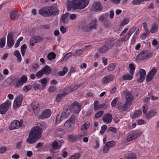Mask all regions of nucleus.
Masks as SVG:
<instances>
[{
  "label": "nucleus",
  "mask_w": 159,
  "mask_h": 159,
  "mask_svg": "<svg viewBox=\"0 0 159 159\" xmlns=\"http://www.w3.org/2000/svg\"><path fill=\"white\" fill-rule=\"evenodd\" d=\"M89 2V0H69L70 5H67V10L70 11L72 8L74 10L84 9L88 6Z\"/></svg>",
  "instance_id": "nucleus-1"
},
{
  "label": "nucleus",
  "mask_w": 159,
  "mask_h": 159,
  "mask_svg": "<svg viewBox=\"0 0 159 159\" xmlns=\"http://www.w3.org/2000/svg\"><path fill=\"white\" fill-rule=\"evenodd\" d=\"M53 9L54 7L49 6L45 7L39 10V14L45 17H49L53 15Z\"/></svg>",
  "instance_id": "nucleus-2"
},
{
  "label": "nucleus",
  "mask_w": 159,
  "mask_h": 159,
  "mask_svg": "<svg viewBox=\"0 0 159 159\" xmlns=\"http://www.w3.org/2000/svg\"><path fill=\"white\" fill-rule=\"evenodd\" d=\"M97 20L96 19L92 20L90 23L86 25H83L80 27L84 32H90L93 29H95L97 27Z\"/></svg>",
  "instance_id": "nucleus-3"
},
{
  "label": "nucleus",
  "mask_w": 159,
  "mask_h": 159,
  "mask_svg": "<svg viewBox=\"0 0 159 159\" xmlns=\"http://www.w3.org/2000/svg\"><path fill=\"white\" fill-rule=\"evenodd\" d=\"M42 133V128L39 126H36L31 129L29 134L38 139L41 137Z\"/></svg>",
  "instance_id": "nucleus-4"
},
{
  "label": "nucleus",
  "mask_w": 159,
  "mask_h": 159,
  "mask_svg": "<svg viewBox=\"0 0 159 159\" xmlns=\"http://www.w3.org/2000/svg\"><path fill=\"white\" fill-rule=\"evenodd\" d=\"M75 122V117L74 115H71L69 120H67L65 122L64 126L67 130L71 131L74 127Z\"/></svg>",
  "instance_id": "nucleus-5"
},
{
  "label": "nucleus",
  "mask_w": 159,
  "mask_h": 159,
  "mask_svg": "<svg viewBox=\"0 0 159 159\" xmlns=\"http://www.w3.org/2000/svg\"><path fill=\"white\" fill-rule=\"evenodd\" d=\"M70 113V110L69 109V107L67 106H65L63 109V112L61 113L60 116L61 119L59 121H58V119L59 116V115H58L57 118L56 123L58 124L62 120L67 118L69 116Z\"/></svg>",
  "instance_id": "nucleus-6"
},
{
  "label": "nucleus",
  "mask_w": 159,
  "mask_h": 159,
  "mask_svg": "<svg viewBox=\"0 0 159 159\" xmlns=\"http://www.w3.org/2000/svg\"><path fill=\"white\" fill-rule=\"evenodd\" d=\"M11 104V101L7 100L4 103L0 105V114H5L8 111Z\"/></svg>",
  "instance_id": "nucleus-7"
},
{
  "label": "nucleus",
  "mask_w": 159,
  "mask_h": 159,
  "mask_svg": "<svg viewBox=\"0 0 159 159\" xmlns=\"http://www.w3.org/2000/svg\"><path fill=\"white\" fill-rule=\"evenodd\" d=\"M70 108L75 113L77 114L81 109V104L77 101H75L71 104Z\"/></svg>",
  "instance_id": "nucleus-8"
},
{
  "label": "nucleus",
  "mask_w": 159,
  "mask_h": 159,
  "mask_svg": "<svg viewBox=\"0 0 159 159\" xmlns=\"http://www.w3.org/2000/svg\"><path fill=\"white\" fill-rule=\"evenodd\" d=\"M150 57L148 52L146 50L142 51L137 55V59L139 60H145Z\"/></svg>",
  "instance_id": "nucleus-9"
},
{
  "label": "nucleus",
  "mask_w": 159,
  "mask_h": 159,
  "mask_svg": "<svg viewBox=\"0 0 159 159\" xmlns=\"http://www.w3.org/2000/svg\"><path fill=\"white\" fill-rule=\"evenodd\" d=\"M23 98V96L22 95H20L16 98L13 104V107L14 109H16L21 106Z\"/></svg>",
  "instance_id": "nucleus-10"
},
{
  "label": "nucleus",
  "mask_w": 159,
  "mask_h": 159,
  "mask_svg": "<svg viewBox=\"0 0 159 159\" xmlns=\"http://www.w3.org/2000/svg\"><path fill=\"white\" fill-rule=\"evenodd\" d=\"M140 134V133L138 130H136L130 133L126 138L128 141H130L136 138Z\"/></svg>",
  "instance_id": "nucleus-11"
},
{
  "label": "nucleus",
  "mask_w": 159,
  "mask_h": 159,
  "mask_svg": "<svg viewBox=\"0 0 159 159\" xmlns=\"http://www.w3.org/2000/svg\"><path fill=\"white\" fill-rule=\"evenodd\" d=\"M51 114V110L49 109H47L42 112L41 115H39L38 117V119H41L48 118L50 116Z\"/></svg>",
  "instance_id": "nucleus-12"
},
{
  "label": "nucleus",
  "mask_w": 159,
  "mask_h": 159,
  "mask_svg": "<svg viewBox=\"0 0 159 159\" xmlns=\"http://www.w3.org/2000/svg\"><path fill=\"white\" fill-rule=\"evenodd\" d=\"M14 43L12 34L11 32H9L7 36V45L9 48H11L13 46Z\"/></svg>",
  "instance_id": "nucleus-13"
},
{
  "label": "nucleus",
  "mask_w": 159,
  "mask_h": 159,
  "mask_svg": "<svg viewBox=\"0 0 159 159\" xmlns=\"http://www.w3.org/2000/svg\"><path fill=\"white\" fill-rule=\"evenodd\" d=\"M112 119V116L110 113H107L103 115L102 117L103 121L107 124L111 123Z\"/></svg>",
  "instance_id": "nucleus-14"
},
{
  "label": "nucleus",
  "mask_w": 159,
  "mask_h": 159,
  "mask_svg": "<svg viewBox=\"0 0 159 159\" xmlns=\"http://www.w3.org/2000/svg\"><path fill=\"white\" fill-rule=\"evenodd\" d=\"M31 106L34 114L35 115H38L40 112L39 103L37 102H32Z\"/></svg>",
  "instance_id": "nucleus-15"
},
{
  "label": "nucleus",
  "mask_w": 159,
  "mask_h": 159,
  "mask_svg": "<svg viewBox=\"0 0 159 159\" xmlns=\"http://www.w3.org/2000/svg\"><path fill=\"white\" fill-rule=\"evenodd\" d=\"M20 127V125L19 121L17 120H15L11 122L9 126V129L10 130L17 129Z\"/></svg>",
  "instance_id": "nucleus-16"
},
{
  "label": "nucleus",
  "mask_w": 159,
  "mask_h": 159,
  "mask_svg": "<svg viewBox=\"0 0 159 159\" xmlns=\"http://www.w3.org/2000/svg\"><path fill=\"white\" fill-rule=\"evenodd\" d=\"M114 78L113 75H106L103 78L102 82L103 84H107L112 81Z\"/></svg>",
  "instance_id": "nucleus-17"
},
{
  "label": "nucleus",
  "mask_w": 159,
  "mask_h": 159,
  "mask_svg": "<svg viewBox=\"0 0 159 159\" xmlns=\"http://www.w3.org/2000/svg\"><path fill=\"white\" fill-rule=\"evenodd\" d=\"M10 18L13 20H16L20 16V14L17 11L12 10L9 14Z\"/></svg>",
  "instance_id": "nucleus-18"
},
{
  "label": "nucleus",
  "mask_w": 159,
  "mask_h": 159,
  "mask_svg": "<svg viewBox=\"0 0 159 159\" xmlns=\"http://www.w3.org/2000/svg\"><path fill=\"white\" fill-rule=\"evenodd\" d=\"M146 72L143 69H141L139 71L140 77L138 80V81L139 83L142 82L145 78Z\"/></svg>",
  "instance_id": "nucleus-19"
},
{
  "label": "nucleus",
  "mask_w": 159,
  "mask_h": 159,
  "mask_svg": "<svg viewBox=\"0 0 159 159\" xmlns=\"http://www.w3.org/2000/svg\"><path fill=\"white\" fill-rule=\"evenodd\" d=\"M111 45L107 43H106L104 45L100 48L99 52L101 53H105L107 52L109 48Z\"/></svg>",
  "instance_id": "nucleus-20"
},
{
  "label": "nucleus",
  "mask_w": 159,
  "mask_h": 159,
  "mask_svg": "<svg viewBox=\"0 0 159 159\" xmlns=\"http://www.w3.org/2000/svg\"><path fill=\"white\" fill-rule=\"evenodd\" d=\"M93 7L94 8L95 11H101L103 9L102 5L100 2H96L93 3Z\"/></svg>",
  "instance_id": "nucleus-21"
},
{
  "label": "nucleus",
  "mask_w": 159,
  "mask_h": 159,
  "mask_svg": "<svg viewBox=\"0 0 159 159\" xmlns=\"http://www.w3.org/2000/svg\"><path fill=\"white\" fill-rule=\"evenodd\" d=\"M157 113V111L156 110H150L148 113L146 115V117L148 120L155 116Z\"/></svg>",
  "instance_id": "nucleus-22"
},
{
  "label": "nucleus",
  "mask_w": 159,
  "mask_h": 159,
  "mask_svg": "<svg viewBox=\"0 0 159 159\" xmlns=\"http://www.w3.org/2000/svg\"><path fill=\"white\" fill-rule=\"evenodd\" d=\"M38 140L30 134H29V138L27 139V142L29 143L33 144L34 143Z\"/></svg>",
  "instance_id": "nucleus-23"
},
{
  "label": "nucleus",
  "mask_w": 159,
  "mask_h": 159,
  "mask_svg": "<svg viewBox=\"0 0 159 159\" xmlns=\"http://www.w3.org/2000/svg\"><path fill=\"white\" fill-rule=\"evenodd\" d=\"M83 85V84L81 83L79 85H76L72 87H68L67 88V91H68L69 92H73L76 89L78 88Z\"/></svg>",
  "instance_id": "nucleus-24"
},
{
  "label": "nucleus",
  "mask_w": 159,
  "mask_h": 159,
  "mask_svg": "<svg viewBox=\"0 0 159 159\" xmlns=\"http://www.w3.org/2000/svg\"><path fill=\"white\" fill-rule=\"evenodd\" d=\"M44 74H49L51 71V70L50 67L48 66H45L43 69H41Z\"/></svg>",
  "instance_id": "nucleus-25"
},
{
  "label": "nucleus",
  "mask_w": 159,
  "mask_h": 159,
  "mask_svg": "<svg viewBox=\"0 0 159 159\" xmlns=\"http://www.w3.org/2000/svg\"><path fill=\"white\" fill-rule=\"evenodd\" d=\"M69 15L70 14L68 12H66L65 14H63L61 17V22L65 24L67 23L68 20H66V19Z\"/></svg>",
  "instance_id": "nucleus-26"
},
{
  "label": "nucleus",
  "mask_w": 159,
  "mask_h": 159,
  "mask_svg": "<svg viewBox=\"0 0 159 159\" xmlns=\"http://www.w3.org/2000/svg\"><path fill=\"white\" fill-rule=\"evenodd\" d=\"M130 104V103L126 102V103L124 104L123 105L121 104H120L119 107H121V109L123 111H125L129 107Z\"/></svg>",
  "instance_id": "nucleus-27"
},
{
  "label": "nucleus",
  "mask_w": 159,
  "mask_h": 159,
  "mask_svg": "<svg viewBox=\"0 0 159 159\" xmlns=\"http://www.w3.org/2000/svg\"><path fill=\"white\" fill-rule=\"evenodd\" d=\"M90 122L89 121L85 122L81 127V129L82 131L86 130L89 127Z\"/></svg>",
  "instance_id": "nucleus-28"
},
{
  "label": "nucleus",
  "mask_w": 159,
  "mask_h": 159,
  "mask_svg": "<svg viewBox=\"0 0 159 159\" xmlns=\"http://www.w3.org/2000/svg\"><path fill=\"white\" fill-rule=\"evenodd\" d=\"M126 102L131 103V101L133 99L132 95L130 93H128L126 96Z\"/></svg>",
  "instance_id": "nucleus-29"
},
{
  "label": "nucleus",
  "mask_w": 159,
  "mask_h": 159,
  "mask_svg": "<svg viewBox=\"0 0 159 159\" xmlns=\"http://www.w3.org/2000/svg\"><path fill=\"white\" fill-rule=\"evenodd\" d=\"M142 113L141 111L137 110L134 111V114L131 116V117L132 118H135L140 116Z\"/></svg>",
  "instance_id": "nucleus-30"
},
{
  "label": "nucleus",
  "mask_w": 159,
  "mask_h": 159,
  "mask_svg": "<svg viewBox=\"0 0 159 159\" xmlns=\"http://www.w3.org/2000/svg\"><path fill=\"white\" fill-rule=\"evenodd\" d=\"M13 54L17 57L18 61L19 62H20L21 61V57L19 52L18 50H16L14 52Z\"/></svg>",
  "instance_id": "nucleus-31"
},
{
  "label": "nucleus",
  "mask_w": 159,
  "mask_h": 159,
  "mask_svg": "<svg viewBox=\"0 0 159 159\" xmlns=\"http://www.w3.org/2000/svg\"><path fill=\"white\" fill-rule=\"evenodd\" d=\"M48 60H52L55 58L56 54L53 52H51L47 55Z\"/></svg>",
  "instance_id": "nucleus-32"
},
{
  "label": "nucleus",
  "mask_w": 159,
  "mask_h": 159,
  "mask_svg": "<svg viewBox=\"0 0 159 159\" xmlns=\"http://www.w3.org/2000/svg\"><path fill=\"white\" fill-rule=\"evenodd\" d=\"M129 67L130 69L129 72L130 74L132 75H133L135 70V67L134 65L133 64H130L129 65Z\"/></svg>",
  "instance_id": "nucleus-33"
},
{
  "label": "nucleus",
  "mask_w": 159,
  "mask_h": 159,
  "mask_svg": "<svg viewBox=\"0 0 159 159\" xmlns=\"http://www.w3.org/2000/svg\"><path fill=\"white\" fill-rule=\"evenodd\" d=\"M133 75H130L129 74L123 75L122 77L123 79L124 80H130L133 79Z\"/></svg>",
  "instance_id": "nucleus-34"
},
{
  "label": "nucleus",
  "mask_w": 159,
  "mask_h": 159,
  "mask_svg": "<svg viewBox=\"0 0 159 159\" xmlns=\"http://www.w3.org/2000/svg\"><path fill=\"white\" fill-rule=\"evenodd\" d=\"M68 71V69L66 68H64L61 71L58 72V74L59 76H62L65 75Z\"/></svg>",
  "instance_id": "nucleus-35"
},
{
  "label": "nucleus",
  "mask_w": 159,
  "mask_h": 159,
  "mask_svg": "<svg viewBox=\"0 0 159 159\" xmlns=\"http://www.w3.org/2000/svg\"><path fill=\"white\" fill-rule=\"evenodd\" d=\"M52 147L55 150L60 148V147H59L58 143L56 141H55L52 143Z\"/></svg>",
  "instance_id": "nucleus-36"
},
{
  "label": "nucleus",
  "mask_w": 159,
  "mask_h": 159,
  "mask_svg": "<svg viewBox=\"0 0 159 159\" xmlns=\"http://www.w3.org/2000/svg\"><path fill=\"white\" fill-rule=\"evenodd\" d=\"M27 48V46L26 44H24L22 45L21 47V52L22 56H24L26 52Z\"/></svg>",
  "instance_id": "nucleus-37"
},
{
  "label": "nucleus",
  "mask_w": 159,
  "mask_h": 159,
  "mask_svg": "<svg viewBox=\"0 0 159 159\" xmlns=\"http://www.w3.org/2000/svg\"><path fill=\"white\" fill-rule=\"evenodd\" d=\"M94 109L96 111L99 109L100 105L99 102L97 100H96L94 102Z\"/></svg>",
  "instance_id": "nucleus-38"
},
{
  "label": "nucleus",
  "mask_w": 159,
  "mask_h": 159,
  "mask_svg": "<svg viewBox=\"0 0 159 159\" xmlns=\"http://www.w3.org/2000/svg\"><path fill=\"white\" fill-rule=\"evenodd\" d=\"M66 94L65 93H60L58 94L57 96V97L56 99V100L57 102H59L61 100L62 97L64 96Z\"/></svg>",
  "instance_id": "nucleus-39"
},
{
  "label": "nucleus",
  "mask_w": 159,
  "mask_h": 159,
  "mask_svg": "<svg viewBox=\"0 0 159 159\" xmlns=\"http://www.w3.org/2000/svg\"><path fill=\"white\" fill-rule=\"evenodd\" d=\"M6 40L5 37H2L0 39V48H2L5 45Z\"/></svg>",
  "instance_id": "nucleus-40"
},
{
  "label": "nucleus",
  "mask_w": 159,
  "mask_h": 159,
  "mask_svg": "<svg viewBox=\"0 0 159 159\" xmlns=\"http://www.w3.org/2000/svg\"><path fill=\"white\" fill-rule=\"evenodd\" d=\"M106 144L110 148L115 146V142L113 141L107 142Z\"/></svg>",
  "instance_id": "nucleus-41"
},
{
  "label": "nucleus",
  "mask_w": 159,
  "mask_h": 159,
  "mask_svg": "<svg viewBox=\"0 0 159 159\" xmlns=\"http://www.w3.org/2000/svg\"><path fill=\"white\" fill-rule=\"evenodd\" d=\"M39 66L37 64H34L32 65L31 68L32 70V71L34 72H36L39 68Z\"/></svg>",
  "instance_id": "nucleus-42"
},
{
  "label": "nucleus",
  "mask_w": 159,
  "mask_h": 159,
  "mask_svg": "<svg viewBox=\"0 0 159 159\" xmlns=\"http://www.w3.org/2000/svg\"><path fill=\"white\" fill-rule=\"evenodd\" d=\"M81 135H78L77 136H73L71 135H70L69 136V139L70 140V141H74L77 139H79L80 137H81Z\"/></svg>",
  "instance_id": "nucleus-43"
},
{
  "label": "nucleus",
  "mask_w": 159,
  "mask_h": 159,
  "mask_svg": "<svg viewBox=\"0 0 159 159\" xmlns=\"http://www.w3.org/2000/svg\"><path fill=\"white\" fill-rule=\"evenodd\" d=\"M157 28L158 26L157 25L155 24L152 26V28L150 30V32L152 33H153L157 30Z\"/></svg>",
  "instance_id": "nucleus-44"
},
{
  "label": "nucleus",
  "mask_w": 159,
  "mask_h": 159,
  "mask_svg": "<svg viewBox=\"0 0 159 159\" xmlns=\"http://www.w3.org/2000/svg\"><path fill=\"white\" fill-rule=\"evenodd\" d=\"M103 112H104L103 111H99L97 112L95 114V116H94L95 118L96 119H97V118L101 117L103 114Z\"/></svg>",
  "instance_id": "nucleus-45"
},
{
  "label": "nucleus",
  "mask_w": 159,
  "mask_h": 159,
  "mask_svg": "<svg viewBox=\"0 0 159 159\" xmlns=\"http://www.w3.org/2000/svg\"><path fill=\"white\" fill-rule=\"evenodd\" d=\"M44 74L42 70H41L37 72L35 74V76L38 78H41Z\"/></svg>",
  "instance_id": "nucleus-46"
},
{
  "label": "nucleus",
  "mask_w": 159,
  "mask_h": 159,
  "mask_svg": "<svg viewBox=\"0 0 159 159\" xmlns=\"http://www.w3.org/2000/svg\"><path fill=\"white\" fill-rule=\"evenodd\" d=\"M83 52V49H79L77 51H76L74 53V55L79 56Z\"/></svg>",
  "instance_id": "nucleus-47"
},
{
  "label": "nucleus",
  "mask_w": 159,
  "mask_h": 159,
  "mask_svg": "<svg viewBox=\"0 0 159 159\" xmlns=\"http://www.w3.org/2000/svg\"><path fill=\"white\" fill-rule=\"evenodd\" d=\"M56 133L57 134L61 135L63 133L64 130L61 128L58 129L56 130Z\"/></svg>",
  "instance_id": "nucleus-48"
},
{
  "label": "nucleus",
  "mask_w": 159,
  "mask_h": 159,
  "mask_svg": "<svg viewBox=\"0 0 159 159\" xmlns=\"http://www.w3.org/2000/svg\"><path fill=\"white\" fill-rule=\"evenodd\" d=\"M37 43V42L36 41V40H35V39L34 36L30 39V44L31 46H34L35 43Z\"/></svg>",
  "instance_id": "nucleus-49"
},
{
  "label": "nucleus",
  "mask_w": 159,
  "mask_h": 159,
  "mask_svg": "<svg viewBox=\"0 0 159 159\" xmlns=\"http://www.w3.org/2000/svg\"><path fill=\"white\" fill-rule=\"evenodd\" d=\"M107 16L108 15L107 14H103L99 17V20L101 21H102L106 19Z\"/></svg>",
  "instance_id": "nucleus-50"
},
{
  "label": "nucleus",
  "mask_w": 159,
  "mask_h": 159,
  "mask_svg": "<svg viewBox=\"0 0 159 159\" xmlns=\"http://www.w3.org/2000/svg\"><path fill=\"white\" fill-rule=\"evenodd\" d=\"M20 80L21 81L23 84L26 83L27 80V78L26 75L22 76L20 78Z\"/></svg>",
  "instance_id": "nucleus-51"
},
{
  "label": "nucleus",
  "mask_w": 159,
  "mask_h": 159,
  "mask_svg": "<svg viewBox=\"0 0 159 159\" xmlns=\"http://www.w3.org/2000/svg\"><path fill=\"white\" fill-rule=\"evenodd\" d=\"M110 148L105 144L103 148V152L104 153H107L109 150Z\"/></svg>",
  "instance_id": "nucleus-52"
},
{
  "label": "nucleus",
  "mask_w": 159,
  "mask_h": 159,
  "mask_svg": "<svg viewBox=\"0 0 159 159\" xmlns=\"http://www.w3.org/2000/svg\"><path fill=\"white\" fill-rule=\"evenodd\" d=\"M34 37L35 39V40L36 41L37 43L42 42L43 40V38L40 36H35Z\"/></svg>",
  "instance_id": "nucleus-53"
},
{
  "label": "nucleus",
  "mask_w": 159,
  "mask_h": 159,
  "mask_svg": "<svg viewBox=\"0 0 159 159\" xmlns=\"http://www.w3.org/2000/svg\"><path fill=\"white\" fill-rule=\"evenodd\" d=\"M115 65L112 63L108 66L107 69L109 71H112L115 69Z\"/></svg>",
  "instance_id": "nucleus-54"
},
{
  "label": "nucleus",
  "mask_w": 159,
  "mask_h": 159,
  "mask_svg": "<svg viewBox=\"0 0 159 159\" xmlns=\"http://www.w3.org/2000/svg\"><path fill=\"white\" fill-rule=\"evenodd\" d=\"M142 2L141 0H133L131 3L133 5H138L140 4Z\"/></svg>",
  "instance_id": "nucleus-55"
},
{
  "label": "nucleus",
  "mask_w": 159,
  "mask_h": 159,
  "mask_svg": "<svg viewBox=\"0 0 159 159\" xmlns=\"http://www.w3.org/2000/svg\"><path fill=\"white\" fill-rule=\"evenodd\" d=\"M153 76L150 75V74H148L146 76V81L148 82L150 81L153 78Z\"/></svg>",
  "instance_id": "nucleus-56"
},
{
  "label": "nucleus",
  "mask_w": 159,
  "mask_h": 159,
  "mask_svg": "<svg viewBox=\"0 0 159 159\" xmlns=\"http://www.w3.org/2000/svg\"><path fill=\"white\" fill-rule=\"evenodd\" d=\"M136 155L133 153L129 154L128 156V159H136Z\"/></svg>",
  "instance_id": "nucleus-57"
},
{
  "label": "nucleus",
  "mask_w": 159,
  "mask_h": 159,
  "mask_svg": "<svg viewBox=\"0 0 159 159\" xmlns=\"http://www.w3.org/2000/svg\"><path fill=\"white\" fill-rule=\"evenodd\" d=\"M23 84H24L23 83V82L20 79L18 80L16 83L15 85L18 88L22 86Z\"/></svg>",
  "instance_id": "nucleus-58"
},
{
  "label": "nucleus",
  "mask_w": 159,
  "mask_h": 159,
  "mask_svg": "<svg viewBox=\"0 0 159 159\" xmlns=\"http://www.w3.org/2000/svg\"><path fill=\"white\" fill-rule=\"evenodd\" d=\"M143 26L144 30L145 32L149 33V30L148 29L147 25L146 22L143 23Z\"/></svg>",
  "instance_id": "nucleus-59"
},
{
  "label": "nucleus",
  "mask_w": 159,
  "mask_h": 159,
  "mask_svg": "<svg viewBox=\"0 0 159 159\" xmlns=\"http://www.w3.org/2000/svg\"><path fill=\"white\" fill-rule=\"evenodd\" d=\"M107 129V126L105 125H102L101 127V129L100 131V133L101 134H103L104 132L106 131Z\"/></svg>",
  "instance_id": "nucleus-60"
},
{
  "label": "nucleus",
  "mask_w": 159,
  "mask_h": 159,
  "mask_svg": "<svg viewBox=\"0 0 159 159\" xmlns=\"http://www.w3.org/2000/svg\"><path fill=\"white\" fill-rule=\"evenodd\" d=\"M157 72V69L156 68H153L149 72L148 74H150V75L154 77V75Z\"/></svg>",
  "instance_id": "nucleus-61"
},
{
  "label": "nucleus",
  "mask_w": 159,
  "mask_h": 159,
  "mask_svg": "<svg viewBox=\"0 0 159 159\" xmlns=\"http://www.w3.org/2000/svg\"><path fill=\"white\" fill-rule=\"evenodd\" d=\"M41 85L40 84H34L33 85V87L35 90H37L38 89H40L41 86Z\"/></svg>",
  "instance_id": "nucleus-62"
},
{
  "label": "nucleus",
  "mask_w": 159,
  "mask_h": 159,
  "mask_svg": "<svg viewBox=\"0 0 159 159\" xmlns=\"http://www.w3.org/2000/svg\"><path fill=\"white\" fill-rule=\"evenodd\" d=\"M124 41L122 38H121L117 40L116 42L117 46H119L122 44Z\"/></svg>",
  "instance_id": "nucleus-63"
},
{
  "label": "nucleus",
  "mask_w": 159,
  "mask_h": 159,
  "mask_svg": "<svg viewBox=\"0 0 159 159\" xmlns=\"http://www.w3.org/2000/svg\"><path fill=\"white\" fill-rule=\"evenodd\" d=\"M72 55V53L71 52H68L65 55L63 59L66 60L71 57Z\"/></svg>",
  "instance_id": "nucleus-64"
}]
</instances>
